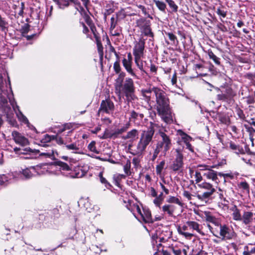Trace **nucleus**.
Wrapping results in <instances>:
<instances>
[{
	"mask_svg": "<svg viewBox=\"0 0 255 255\" xmlns=\"http://www.w3.org/2000/svg\"><path fill=\"white\" fill-rule=\"evenodd\" d=\"M165 165V161H161L159 164L156 165V172L157 174H160Z\"/></svg>",
	"mask_w": 255,
	"mask_h": 255,
	"instance_id": "obj_45",
	"label": "nucleus"
},
{
	"mask_svg": "<svg viewBox=\"0 0 255 255\" xmlns=\"http://www.w3.org/2000/svg\"><path fill=\"white\" fill-rule=\"evenodd\" d=\"M166 34L168 36L169 39L173 42V44L178 43L176 36L172 33L167 32L166 33Z\"/></svg>",
	"mask_w": 255,
	"mask_h": 255,
	"instance_id": "obj_48",
	"label": "nucleus"
},
{
	"mask_svg": "<svg viewBox=\"0 0 255 255\" xmlns=\"http://www.w3.org/2000/svg\"><path fill=\"white\" fill-rule=\"evenodd\" d=\"M130 117L133 119L140 120L143 119V115L142 114L137 113L135 111H132L130 112Z\"/></svg>",
	"mask_w": 255,
	"mask_h": 255,
	"instance_id": "obj_41",
	"label": "nucleus"
},
{
	"mask_svg": "<svg viewBox=\"0 0 255 255\" xmlns=\"http://www.w3.org/2000/svg\"><path fill=\"white\" fill-rule=\"evenodd\" d=\"M114 12V10L112 8H109L108 9H106L105 13H104V18L106 19L107 18V16L108 15H110L112 13Z\"/></svg>",
	"mask_w": 255,
	"mask_h": 255,
	"instance_id": "obj_64",
	"label": "nucleus"
},
{
	"mask_svg": "<svg viewBox=\"0 0 255 255\" xmlns=\"http://www.w3.org/2000/svg\"><path fill=\"white\" fill-rule=\"evenodd\" d=\"M153 93L155 96L156 109L159 116L166 122L171 120V112L169 107V100L166 93L158 87L153 88Z\"/></svg>",
	"mask_w": 255,
	"mask_h": 255,
	"instance_id": "obj_1",
	"label": "nucleus"
},
{
	"mask_svg": "<svg viewBox=\"0 0 255 255\" xmlns=\"http://www.w3.org/2000/svg\"><path fill=\"white\" fill-rule=\"evenodd\" d=\"M243 222L249 226L255 227V214L251 212H245L242 216Z\"/></svg>",
	"mask_w": 255,
	"mask_h": 255,
	"instance_id": "obj_12",
	"label": "nucleus"
},
{
	"mask_svg": "<svg viewBox=\"0 0 255 255\" xmlns=\"http://www.w3.org/2000/svg\"><path fill=\"white\" fill-rule=\"evenodd\" d=\"M208 55L210 58L212 59L216 64L220 65V58L217 57L212 51H209Z\"/></svg>",
	"mask_w": 255,
	"mask_h": 255,
	"instance_id": "obj_42",
	"label": "nucleus"
},
{
	"mask_svg": "<svg viewBox=\"0 0 255 255\" xmlns=\"http://www.w3.org/2000/svg\"><path fill=\"white\" fill-rule=\"evenodd\" d=\"M136 26L138 27L141 32L146 36L153 37V34L150 27V21L144 18H140L136 21Z\"/></svg>",
	"mask_w": 255,
	"mask_h": 255,
	"instance_id": "obj_6",
	"label": "nucleus"
},
{
	"mask_svg": "<svg viewBox=\"0 0 255 255\" xmlns=\"http://www.w3.org/2000/svg\"><path fill=\"white\" fill-rule=\"evenodd\" d=\"M34 168L35 171V175L44 174L47 172V170L41 165L34 166Z\"/></svg>",
	"mask_w": 255,
	"mask_h": 255,
	"instance_id": "obj_35",
	"label": "nucleus"
},
{
	"mask_svg": "<svg viewBox=\"0 0 255 255\" xmlns=\"http://www.w3.org/2000/svg\"><path fill=\"white\" fill-rule=\"evenodd\" d=\"M133 214L138 220H142L145 223L152 222L151 213L148 209L142 208L141 210L138 205L135 204H133Z\"/></svg>",
	"mask_w": 255,
	"mask_h": 255,
	"instance_id": "obj_5",
	"label": "nucleus"
},
{
	"mask_svg": "<svg viewBox=\"0 0 255 255\" xmlns=\"http://www.w3.org/2000/svg\"><path fill=\"white\" fill-rule=\"evenodd\" d=\"M7 22L5 21L4 18H2L0 15V28L2 30H5L6 28Z\"/></svg>",
	"mask_w": 255,
	"mask_h": 255,
	"instance_id": "obj_49",
	"label": "nucleus"
},
{
	"mask_svg": "<svg viewBox=\"0 0 255 255\" xmlns=\"http://www.w3.org/2000/svg\"><path fill=\"white\" fill-rule=\"evenodd\" d=\"M169 250L173 253L174 255H187V251L185 249H181L171 246L169 247Z\"/></svg>",
	"mask_w": 255,
	"mask_h": 255,
	"instance_id": "obj_24",
	"label": "nucleus"
},
{
	"mask_svg": "<svg viewBox=\"0 0 255 255\" xmlns=\"http://www.w3.org/2000/svg\"><path fill=\"white\" fill-rule=\"evenodd\" d=\"M88 148L92 152L96 153H99V151L96 149V142L95 141H92L89 144Z\"/></svg>",
	"mask_w": 255,
	"mask_h": 255,
	"instance_id": "obj_43",
	"label": "nucleus"
},
{
	"mask_svg": "<svg viewBox=\"0 0 255 255\" xmlns=\"http://www.w3.org/2000/svg\"><path fill=\"white\" fill-rule=\"evenodd\" d=\"M0 109L5 113L7 114L10 110L8 106L6 98L0 96Z\"/></svg>",
	"mask_w": 255,
	"mask_h": 255,
	"instance_id": "obj_20",
	"label": "nucleus"
},
{
	"mask_svg": "<svg viewBox=\"0 0 255 255\" xmlns=\"http://www.w3.org/2000/svg\"><path fill=\"white\" fill-rule=\"evenodd\" d=\"M85 18L87 24L90 26V29L92 32H93V34L94 35L95 37H96L97 36L96 34V27L93 24V23L92 22V20L90 19V17L88 15H85Z\"/></svg>",
	"mask_w": 255,
	"mask_h": 255,
	"instance_id": "obj_30",
	"label": "nucleus"
},
{
	"mask_svg": "<svg viewBox=\"0 0 255 255\" xmlns=\"http://www.w3.org/2000/svg\"><path fill=\"white\" fill-rule=\"evenodd\" d=\"M113 68H114L115 72L116 73H117V74L120 73V71L121 70V68L120 62L119 60H117L115 62V63L114 64Z\"/></svg>",
	"mask_w": 255,
	"mask_h": 255,
	"instance_id": "obj_52",
	"label": "nucleus"
},
{
	"mask_svg": "<svg viewBox=\"0 0 255 255\" xmlns=\"http://www.w3.org/2000/svg\"><path fill=\"white\" fill-rule=\"evenodd\" d=\"M92 249L97 254H99L101 252H102V251H104V252H106L107 251V249H103L101 248H99L98 246H94V245H93L92 246Z\"/></svg>",
	"mask_w": 255,
	"mask_h": 255,
	"instance_id": "obj_53",
	"label": "nucleus"
},
{
	"mask_svg": "<svg viewBox=\"0 0 255 255\" xmlns=\"http://www.w3.org/2000/svg\"><path fill=\"white\" fill-rule=\"evenodd\" d=\"M198 186L200 190L203 191L202 194H198L197 198L201 201H204L209 199L216 191V189L210 183L203 182L198 184Z\"/></svg>",
	"mask_w": 255,
	"mask_h": 255,
	"instance_id": "obj_4",
	"label": "nucleus"
},
{
	"mask_svg": "<svg viewBox=\"0 0 255 255\" xmlns=\"http://www.w3.org/2000/svg\"><path fill=\"white\" fill-rule=\"evenodd\" d=\"M223 93L225 94L229 100L231 99L235 95L232 88L229 87H227Z\"/></svg>",
	"mask_w": 255,
	"mask_h": 255,
	"instance_id": "obj_32",
	"label": "nucleus"
},
{
	"mask_svg": "<svg viewBox=\"0 0 255 255\" xmlns=\"http://www.w3.org/2000/svg\"><path fill=\"white\" fill-rule=\"evenodd\" d=\"M155 87H153L152 88H149L146 89H142L141 90L142 95L143 97L146 98L147 100H150L151 99V93L152 92H153V88Z\"/></svg>",
	"mask_w": 255,
	"mask_h": 255,
	"instance_id": "obj_28",
	"label": "nucleus"
},
{
	"mask_svg": "<svg viewBox=\"0 0 255 255\" xmlns=\"http://www.w3.org/2000/svg\"><path fill=\"white\" fill-rule=\"evenodd\" d=\"M175 209V206L173 205L166 204L162 206V211L164 214H167L170 216H173Z\"/></svg>",
	"mask_w": 255,
	"mask_h": 255,
	"instance_id": "obj_22",
	"label": "nucleus"
},
{
	"mask_svg": "<svg viewBox=\"0 0 255 255\" xmlns=\"http://www.w3.org/2000/svg\"><path fill=\"white\" fill-rule=\"evenodd\" d=\"M135 88L132 79L130 78H127L123 85L122 93H124L127 97L131 96L134 93Z\"/></svg>",
	"mask_w": 255,
	"mask_h": 255,
	"instance_id": "obj_10",
	"label": "nucleus"
},
{
	"mask_svg": "<svg viewBox=\"0 0 255 255\" xmlns=\"http://www.w3.org/2000/svg\"><path fill=\"white\" fill-rule=\"evenodd\" d=\"M176 154L175 158L174 159L170 166V168L174 171H180L183 167V155L180 149H176Z\"/></svg>",
	"mask_w": 255,
	"mask_h": 255,
	"instance_id": "obj_7",
	"label": "nucleus"
},
{
	"mask_svg": "<svg viewBox=\"0 0 255 255\" xmlns=\"http://www.w3.org/2000/svg\"><path fill=\"white\" fill-rule=\"evenodd\" d=\"M114 109V104L110 99L103 100L101 103L98 115L99 116L101 112H104L110 114L113 112Z\"/></svg>",
	"mask_w": 255,
	"mask_h": 255,
	"instance_id": "obj_11",
	"label": "nucleus"
},
{
	"mask_svg": "<svg viewBox=\"0 0 255 255\" xmlns=\"http://www.w3.org/2000/svg\"><path fill=\"white\" fill-rule=\"evenodd\" d=\"M230 147L231 149L235 151V152L237 154L242 153L244 152V150L242 148L238 145H236L233 142H230Z\"/></svg>",
	"mask_w": 255,
	"mask_h": 255,
	"instance_id": "obj_29",
	"label": "nucleus"
},
{
	"mask_svg": "<svg viewBox=\"0 0 255 255\" xmlns=\"http://www.w3.org/2000/svg\"><path fill=\"white\" fill-rule=\"evenodd\" d=\"M57 165L60 166V169L62 170L69 171L71 170V168L69 165L65 162L62 161H58Z\"/></svg>",
	"mask_w": 255,
	"mask_h": 255,
	"instance_id": "obj_40",
	"label": "nucleus"
},
{
	"mask_svg": "<svg viewBox=\"0 0 255 255\" xmlns=\"http://www.w3.org/2000/svg\"><path fill=\"white\" fill-rule=\"evenodd\" d=\"M163 199L160 197H155V198L153 200L154 204L157 207H160Z\"/></svg>",
	"mask_w": 255,
	"mask_h": 255,
	"instance_id": "obj_55",
	"label": "nucleus"
},
{
	"mask_svg": "<svg viewBox=\"0 0 255 255\" xmlns=\"http://www.w3.org/2000/svg\"><path fill=\"white\" fill-rule=\"evenodd\" d=\"M65 146L67 149L74 151L73 152L74 153H77V152L75 151H77L79 149V148L76 143H73L71 144L67 143L65 145Z\"/></svg>",
	"mask_w": 255,
	"mask_h": 255,
	"instance_id": "obj_39",
	"label": "nucleus"
},
{
	"mask_svg": "<svg viewBox=\"0 0 255 255\" xmlns=\"http://www.w3.org/2000/svg\"><path fill=\"white\" fill-rule=\"evenodd\" d=\"M159 133L162 138V142L160 144H158V145L161 148L163 147L164 151L166 152L169 150L171 146V140L170 139L169 136L167 135L164 132L160 131Z\"/></svg>",
	"mask_w": 255,
	"mask_h": 255,
	"instance_id": "obj_15",
	"label": "nucleus"
},
{
	"mask_svg": "<svg viewBox=\"0 0 255 255\" xmlns=\"http://www.w3.org/2000/svg\"><path fill=\"white\" fill-rule=\"evenodd\" d=\"M178 133L181 136V139L185 144L190 142L192 139V137L181 130L178 131Z\"/></svg>",
	"mask_w": 255,
	"mask_h": 255,
	"instance_id": "obj_26",
	"label": "nucleus"
},
{
	"mask_svg": "<svg viewBox=\"0 0 255 255\" xmlns=\"http://www.w3.org/2000/svg\"><path fill=\"white\" fill-rule=\"evenodd\" d=\"M122 64L126 71L133 77L138 79V76L132 68V57L129 52L128 54L127 58H124L122 60Z\"/></svg>",
	"mask_w": 255,
	"mask_h": 255,
	"instance_id": "obj_9",
	"label": "nucleus"
},
{
	"mask_svg": "<svg viewBox=\"0 0 255 255\" xmlns=\"http://www.w3.org/2000/svg\"><path fill=\"white\" fill-rule=\"evenodd\" d=\"M203 175L207 179L212 180L216 183H218V178L217 177V173L216 171L212 170L211 168L208 170L203 173Z\"/></svg>",
	"mask_w": 255,
	"mask_h": 255,
	"instance_id": "obj_18",
	"label": "nucleus"
},
{
	"mask_svg": "<svg viewBox=\"0 0 255 255\" xmlns=\"http://www.w3.org/2000/svg\"><path fill=\"white\" fill-rule=\"evenodd\" d=\"M198 168L197 170H199V172L202 171L203 173L206 172V171L208 170L211 167V166L206 165V164H199L197 166Z\"/></svg>",
	"mask_w": 255,
	"mask_h": 255,
	"instance_id": "obj_46",
	"label": "nucleus"
},
{
	"mask_svg": "<svg viewBox=\"0 0 255 255\" xmlns=\"http://www.w3.org/2000/svg\"><path fill=\"white\" fill-rule=\"evenodd\" d=\"M183 196L186 198L188 200L192 199V195L188 191L184 190L183 193Z\"/></svg>",
	"mask_w": 255,
	"mask_h": 255,
	"instance_id": "obj_60",
	"label": "nucleus"
},
{
	"mask_svg": "<svg viewBox=\"0 0 255 255\" xmlns=\"http://www.w3.org/2000/svg\"><path fill=\"white\" fill-rule=\"evenodd\" d=\"M216 12L218 15L222 16L223 17H225L226 16L227 13L224 10L218 8Z\"/></svg>",
	"mask_w": 255,
	"mask_h": 255,
	"instance_id": "obj_62",
	"label": "nucleus"
},
{
	"mask_svg": "<svg viewBox=\"0 0 255 255\" xmlns=\"http://www.w3.org/2000/svg\"><path fill=\"white\" fill-rule=\"evenodd\" d=\"M150 194L152 197H155L157 196V192L153 187H150Z\"/></svg>",
	"mask_w": 255,
	"mask_h": 255,
	"instance_id": "obj_63",
	"label": "nucleus"
},
{
	"mask_svg": "<svg viewBox=\"0 0 255 255\" xmlns=\"http://www.w3.org/2000/svg\"><path fill=\"white\" fill-rule=\"evenodd\" d=\"M117 24V20L114 16H112L111 18V26L110 28H115Z\"/></svg>",
	"mask_w": 255,
	"mask_h": 255,
	"instance_id": "obj_59",
	"label": "nucleus"
},
{
	"mask_svg": "<svg viewBox=\"0 0 255 255\" xmlns=\"http://www.w3.org/2000/svg\"><path fill=\"white\" fill-rule=\"evenodd\" d=\"M21 175L23 176L25 179H29L34 176H35V171L34 166H31L29 168L23 169L21 172Z\"/></svg>",
	"mask_w": 255,
	"mask_h": 255,
	"instance_id": "obj_19",
	"label": "nucleus"
},
{
	"mask_svg": "<svg viewBox=\"0 0 255 255\" xmlns=\"http://www.w3.org/2000/svg\"><path fill=\"white\" fill-rule=\"evenodd\" d=\"M145 41L144 40L140 38L138 42L135 43L133 49V54L134 57V62L137 68L141 71H143L142 61L141 58L144 54Z\"/></svg>",
	"mask_w": 255,
	"mask_h": 255,
	"instance_id": "obj_3",
	"label": "nucleus"
},
{
	"mask_svg": "<svg viewBox=\"0 0 255 255\" xmlns=\"http://www.w3.org/2000/svg\"><path fill=\"white\" fill-rule=\"evenodd\" d=\"M204 218L206 221L212 223L217 226H218L219 225V223L217 220L216 218L211 215L209 213H205V216Z\"/></svg>",
	"mask_w": 255,
	"mask_h": 255,
	"instance_id": "obj_27",
	"label": "nucleus"
},
{
	"mask_svg": "<svg viewBox=\"0 0 255 255\" xmlns=\"http://www.w3.org/2000/svg\"><path fill=\"white\" fill-rule=\"evenodd\" d=\"M195 178L196 183L199 184V183L202 180V176L199 170H196L195 173Z\"/></svg>",
	"mask_w": 255,
	"mask_h": 255,
	"instance_id": "obj_51",
	"label": "nucleus"
},
{
	"mask_svg": "<svg viewBox=\"0 0 255 255\" xmlns=\"http://www.w3.org/2000/svg\"><path fill=\"white\" fill-rule=\"evenodd\" d=\"M160 148L161 147H160V146L157 145L156 148L154 150L153 154L152 155V158L153 160H154L156 158V157H157V155H158V154H159V152L160 151Z\"/></svg>",
	"mask_w": 255,
	"mask_h": 255,
	"instance_id": "obj_56",
	"label": "nucleus"
},
{
	"mask_svg": "<svg viewBox=\"0 0 255 255\" xmlns=\"http://www.w3.org/2000/svg\"><path fill=\"white\" fill-rule=\"evenodd\" d=\"M39 155L40 156H45L46 157L54 160L58 155V153L55 150L51 148L46 150L45 152L40 153Z\"/></svg>",
	"mask_w": 255,
	"mask_h": 255,
	"instance_id": "obj_21",
	"label": "nucleus"
},
{
	"mask_svg": "<svg viewBox=\"0 0 255 255\" xmlns=\"http://www.w3.org/2000/svg\"><path fill=\"white\" fill-rule=\"evenodd\" d=\"M99 177L101 182L104 184L106 188L108 189H111L112 186L111 184L103 176L102 173H100Z\"/></svg>",
	"mask_w": 255,
	"mask_h": 255,
	"instance_id": "obj_36",
	"label": "nucleus"
},
{
	"mask_svg": "<svg viewBox=\"0 0 255 255\" xmlns=\"http://www.w3.org/2000/svg\"><path fill=\"white\" fill-rule=\"evenodd\" d=\"M25 8V4L24 2H21L20 3V5L19 7V10L18 12V14L20 16H22L23 14V10Z\"/></svg>",
	"mask_w": 255,
	"mask_h": 255,
	"instance_id": "obj_58",
	"label": "nucleus"
},
{
	"mask_svg": "<svg viewBox=\"0 0 255 255\" xmlns=\"http://www.w3.org/2000/svg\"><path fill=\"white\" fill-rule=\"evenodd\" d=\"M13 109L16 114V117H17L18 119L20 122H21L24 124L28 123V121L27 118L24 115H23V114L22 113L21 111H19V112H17L14 106H13Z\"/></svg>",
	"mask_w": 255,
	"mask_h": 255,
	"instance_id": "obj_25",
	"label": "nucleus"
},
{
	"mask_svg": "<svg viewBox=\"0 0 255 255\" xmlns=\"http://www.w3.org/2000/svg\"><path fill=\"white\" fill-rule=\"evenodd\" d=\"M130 168L131 162L130 160H127L126 163L124 166V172L127 176H129L131 175V172L130 171Z\"/></svg>",
	"mask_w": 255,
	"mask_h": 255,
	"instance_id": "obj_34",
	"label": "nucleus"
},
{
	"mask_svg": "<svg viewBox=\"0 0 255 255\" xmlns=\"http://www.w3.org/2000/svg\"><path fill=\"white\" fill-rule=\"evenodd\" d=\"M219 235L222 240H230L234 239L236 236L235 233L230 227L226 225L219 224Z\"/></svg>",
	"mask_w": 255,
	"mask_h": 255,
	"instance_id": "obj_8",
	"label": "nucleus"
},
{
	"mask_svg": "<svg viewBox=\"0 0 255 255\" xmlns=\"http://www.w3.org/2000/svg\"><path fill=\"white\" fill-rule=\"evenodd\" d=\"M12 137L17 144L21 146H26L29 144L28 140L21 133L16 131L12 132Z\"/></svg>",
	"mask_w": 255,
	"mask_h": 255,
	"instance_id": "obj_14",
	"label": "nucleus"
},
{
	"mask_svg": "<svg viewBox=\"0 0 255 255\" xmlns=\"http://www.w3.org/2000/svg\"><path fill=\"white\" fill-rule=\"evenodd\" d=\"M238 187L244 191V192H246L247 193H249L250 191V187L249 184L245 181H242L238 183Z\"/></svg>",
	"mask_w": 255,
	"mask_h": 255,
	"instance_id": "obj_31",
	"label": "nucleus"
},
{
	"mask_svg": "<svg viewBox=\"0 0 255 255\" xmlns=\"http://www.w3.org/2000/svg\"><path fill=\"white\" fill-rule=\"evenodd\" d=\"M126 74L124 72H121L119 74L118 77L116 80L115 83V92L120 98L121 97L122 88L123 87V83Z\"/></svg>",
	"mask_w": 255,
	"mask_h": 255,
	"instance_id": "obj_13",
	"label": "nucleus"
},
{
	"mask_svg": "<svg viewBox=\"0 0 255 255\" xmlns=\"http://www.w3.org/2000/svg\"><path fill=\"white\" fill-rule=\"evenodd\" d=\"M138 135V131L135 129H133L128 131L126 135L124 136L123 138L124 139H130L133 140L137 138Z\"/></svg>",
	"mask_w": 255,
	"mask_h": 255,
	"instance_id": "obj_23",
	"label": "nucleus"
},
{
	"mask_svg": "<svg viewBox=\"0 0 255 255\" xmlns=\"http://www.w3.org/2000/svg\"><path fill=\"white\" fill-rule=\"evenodd\" d=\"M154 133V130L152 127L148 128L147 130L143 131L141 134L136 148L131 149V153L133 155H141L152 141Z\"/></svg>",
	"mask_w": 255,
	"mask_h": 255,
	"instance_id": "obj_2",
	"label": "nucleus"
},
{
	"mask_svg": "<svg viewBox=\"0 0 255 255\" xmlns=\"http://www.w3.org/2000/svg\"><path fill=\"white\" fill-rule=\"evenodd\" d=\"M170 8L174 12H176L178 10V6L175 4L173 0H165Z\"/></svg>",
	"mask_w": 255,
	"mask_h": 255,
	"instance_id": "obj_44",
	"label": "nucleus"
},
{
	"mask_svg": "<svg viewBox=\"0 0 255 255\" xmlns=\"http://www.w3.org/2000/svg\"><path fill=\"white\" fill-rule=\"evenodd\" d=\"M57 4L60 8H64L69 5V2L68 0H59Z\"/></svg>",
	"mask_w": 255,
	"mask_h": 255,
	"instance_id": "obj_50",
	"label": "nucleus"
},
{
	"mask_svg": "<svg viewBox=\"0 0 255 255\" xmlns=\"http://www.w3.org/2000/svg\"><path fill=\"white\" fill-rule=\"evenodd\" d=\"M233 218L236 221L242 220V216L238 209H236L234 211V212L233 213Z\"/></svg>",
	"mask_w": 255,
	"mask_h": 255,
	"instance_id": "obj_47",
	"label": "nucleus"
},
{
	"mask_svg": "<svg viewBox=\"0 0 255 255\" xmlns=\"http://www.w3.org/2000/svg\"><path fill=\"white\" fill-rule=\"evenodd\" d=\"M56 143L59 145H66V144L70 142V140H64V137L57 136L55 138Z\"/></svg>",
	"mask_w": 255,
	"mask_h": 255,
	"instance_id": "obj_38",
	"label": "nucleus"
},
{
	"mask_svg": "<svg viewBox=\"0 0 255 255\" xmlns=\"http://www.w3.org/2000/svg\"><path fill=\"white\" fill-rule=\"evenodd\" d=\"M217 97L218 99L219 100L227 101L229 100L228 99H227V97H226L225 94H224L223 92L220 94H218L217 95Z\"/></svg>",
	"mask_w": 255,
	"mask_h": 255,
	"instance_id": "obj_61",
	"label": "nucleus"
},
{
	"mask_svg": "<svg viewBox=\"0 0 255 255\" xmlns=\"http://www.w3.org/2000/svg\"><path fill=\"white\" fill-rule=\"evenodd\" d=\"M132 163L135 168L140 166V159L137 157H134L132 159Z\"/></svg>",
	"mask_w": 255,
	"mask_h": 255,
	"instance_id": "obj_57",
	"label": "nucleus"
},
{
	"mask_svg": "<svg viewBox=\"0 0 255 255\" xmlns=\"http://www.w3.org/2000/svg\"><path fill=\"white\" fill-rule=\"evenodd\" d=\"M187 226L189 227L190 233H193L194 234V232H196L203 235V233L202 232V225L197 222L193 221H187Z\"/></svg>",
	"mask_w": 255,
	"mask_h": 255,
	"instance_id": "obj_16",
	"label": "nucleus"
},
{
	"mask_svg": "<svg viewBox=\"0 0 255 255\" xmlns=\"http://www.w3.org/2000/svg\"><path fill=\"white\" fill-rule=\"evenodd\" d=\"M167 202L168 203L177 204L181 207H182L183 205V204L180 201L178 198L174 196H170L167 200Z\"/></svg>",
	"mask_w": 255,
	"mask_h": 255,
	"instance_id": "obj_37",
	"label": "nucleus"
},
{
	"mask_svg": "<svg viewBox=\"0 0 255 255\" xmlns=\"http://www.w3.org/2000/svg\"><path fill=\"white\" fill-rule=\"evenodd\" d=\"M178 231L180 235L188 239H190L194 236V234L190 233L189 230V227L187 226V222L182 227L179 228Z\"/></svg>",
	"mask_w": 255,
	"mask_h": 255,
	"instance_id": "obj_17",
	"label": "nucleus"
},
{
	"mask_svg": "<svg viewBox=\"0 0 255 255\" xmlns=\"http://www.w3.org/2000/svg\"><path fill=\"white\" fill-rule=\"evenodd\" d=\"M153 2L155 3L156 6L160 10L163 12L165 11L166 5L164 2L159 1L158 0H153Z\"/></svg>",
	"mask_w": 255,
	"mask_h": 255,
	"instance_id": "obj_33",
	"label": "nucleus"
},
{
	"mask_svg": "<svg viewBox=\"0 0 255 255\" xmlns=\"http://www.w3.org/2000/svg\"><path fill=\"white\" fill-rule=\"evenodd\" d=\"M52 139V136L48 135L45 134L44 135L43 137L42 138L41 142V143H45L46 142H50Z\"/></svg>",
	"mask_w": 255,
	"mask_h": 255,
	"instance_id": "obj_54",
	"label": "nucleus"
}]
</instances>
